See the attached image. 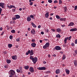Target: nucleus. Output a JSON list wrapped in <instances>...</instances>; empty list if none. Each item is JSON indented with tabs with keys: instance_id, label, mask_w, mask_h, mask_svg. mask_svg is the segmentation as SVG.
I'll return each mask as SVG.
<instances>
[{
	"instance_id": "nucleus-1",
	"label": "nucleus",
	"mask_w": 77,
	"mask_h": 77,
	"mask_svg": "<svg viewBox=\"0 0 77 77\" xmlns=\"http://www.w3.org/2000/svg\"><path fill=\"white\" fill-rule=\"evenodd\" d=\"M30 59L32 60L33 62V63H36L38 61V58L37 57H35L34 58L32 56H30Z\"/></svg>"
},
{
	"instance_id": "nucleus-2",
	"label": "nucleus",
	"mask_w": 77,
	"mask_h": 77,
	"mask_svg": "<svg viewBox=\"0 0 77 77\" xmlns=\"http://www.w3.org/2000/svg\"><path fill=\"white\" fill-rule=\"evenodd\" d=\"M8 73L10 75H14L15 74V72L13 70H10Z\"/></svg>"
},
{
	"instance_id": "nucleus-3",
	"label": "nucleus",
	"mask_w": 77,
	"mask_h": 77,
	"mask_svg": "<svg viewBox=\"0 0 77 77\" xmlns=\"http://www.w3.org/2000/svg\"><path fill=\"white\" fill-rule=\"evenodd\" d=\"M71 36H70L69 37H66L65 38V39L64 40V44H66V42H67V39H68L69 41L71 40Z\"/></svg>"
},
{
	"instance_id": "nucleus-4",
	"label": "nucleus",
	"mask_w": 77,
	"mask_h": 77,
	"mask_svg": "<svg viewBox=\"0 0 77 77\" xmlns=\"http://www.w3.org/2000/svg\"><path fill=\"white\" fill-rule=\"evenodd\" d=\"M49 46L50 43L48 42H47L46 43L45 45L43 46V48L44 49H46V48L48 47Z\"/></svg>"
},
{
	"instance_id": "nucleus-5",
	"label": "nucleus",
	"mask_w": 77,
	"mask_h": 77,
	"mask_svg": "<svg viewBox=\"0 0 77 77\" xmlns=\"http://www.w3.org/2000/svg\"><path fill=\"white\" fill-rule=\"evenodd\" d=\"M28 53H29V54H30V56H32L33 54H34V53H33V50H31V51L30 50H29L28 51Z\"/></svg>"
},
{
	"instance_id": "nucleus-6",
	"label": "nucleus",
	"mask_w": 77,
	"mask_h": 77,
	"mask_svg": "<svg viewBox=\"0 0 77 77\" xmlns=\"http://www.w3.org/2000/svg\"><path fill=\"white\" fill-rule=\"evenodd\" d=\"M39 70H45L46 68L45 67H39L37 68Z\"/></svg>"
},
{
	"instance_id": "nucleus-7",
	"label": "nucleus",
	"mask_w": 77,
	"mask_h": 77,
	"mask_svg": "<svg viewBox=\"0 0 77 77\" xmlns=\"http://www.w3.org/2000/svg\"><path fill=\"white\" fill-rule=\"evenodd\" d=\"M29 71L31 72H34V69H33V68L32 67H31L29 68Z\"/></svg>"
},
{
	"instance_id": "nucleus-8",
	"label": "nucleus",
	"mask_w": 77,
	"mask_h": 77,
	"mask_svg": "<svg viewBox=\"0 0 77 77\" xmlns=\"http://www.w3.org/2000/svg\"><path fill=\"white\" fill-rule=\"evenodd\" d=\"M55 49L57 50H61V48L59 46H56L55 47Z\"/></svg>"
},
{
	"instance_id": "nucleus-9",
	"label": "nucleus",
	"mask_w": 77,
	"mask_h": 77,
	"mask_svg": "<svg viewBox=\"0 0 77 77\" xmlns=\"http://www.w3.org/2000/svg\"><path fill=\"white\" fill-rule=\"evenodd\" d=\"M31 33L32 35H35L36 33V31L35 29H32L31 31Z\"/></svg>"
},
{
	"instance_id": "nucleus-10",
	"label": "nucleus",
	"mask_w": 77,
	"mask_h": 77,
	"mask_svg": "<svg viewBox=\"0 0 77 77\" xmlns=\"http://www.w3.org/2000/svg\"><path fill=\"white\" fill-rule=\"evenodd\" d=\"M4 5H5V3L2 2L0 3V6H1L2 8H4Z\"/></svg>"
},
{
	"instance_id": "nucleus-11",
	"label": "nucleus",
	"mask_w": 77,
	"mask_h": 77,
	"mask_svg": "<svg viewBox=\"0 0 77 77\" xmlns=\"http://www.w3.org/2000/svg\"><path fill=\"white\" fill-rule=\"evenodd\" d=\"M77 29L76 28L72 29L70 30V32H74L75 31H77Z\"/></svg>"
},
{
	"instance_id": "nucleus-12",
	"label": "nucleus",
	"mask_w": 77,
	"mask_h": 77,
	"mask_svg": "<svg viewBox=\"0 0 77 77\" xmlns=\"http://www.w3.org/2000/svg\"><path fill=\"white\" fill-rule=\"evenodd\" d=\"M36 43H32L31 44V46L32 47H33V48L34 47H36Z\"/></svg>"
},
{
	"instance_id": "nucleus-13",
	"label": "nucleus",
	"mask_w": 77,
	"mask_h": 77,
	"mask_svg": "<svg viewBox=\"0 0 77 77\" xmlns=\"http://www.w3.org/2000/svg\"><path fill=\"white\" fill-rule=\"evenodd\" d=\"M12 59L14 60H16V59H17V55L13 56L12 57Z\"/></svg>"
},
{
	"instance_id": "nucleus-14",
	"label": "nucleus",
	"mask_w": 77,
	"mask_h": 77,
	"mask_svg": "<svg viewBox=\"0 0 77 77\" xmlns=\"http://www.w3.org/2000/svg\"><path fill=\"white\" fill-rule=\"evenodd\" d=\"M60 72V69H57V70H56L55 73L56 74H59Z\"/></svg>"
},
{
	"instance_id": "nucleus-15",
	"label": "nucleus",
	"mask_w": 77,
	"mask_h": 77,
	"mask_svg": "<svg viewBox=\"0 0 77 77\" xmlns=\"http://www.w3.org/2000/svg\"><path fill=\"white\" fill-rule=\"evenodd\" d=\"M74 63V64L75 66H77V61L76 60H74L73 61Z\"/></svg>"
},
{
	"instance_id": "nucleus-16",
	"label": "nucleus",
	"mask_w": 77,
	"mask_h": 77,
	"mask_svg": "<svg viewBox=\"0 0 77 77\" xmlns=\"http://www.w3.org/2000/svg\"><path fill=\"white\" fill-rule=\"evenodd\" d=\"M48 13H47L45 14V17L46 18H48V17H49V14Z\"/></svg>"
},
{
	"instance_id": "nucleus-17",
	"label": "nucleus",
	"mask_w": 77,
	"mask_h": 77,
	"mask_svg": "<svg viewBox=\"0 0 77 77\" xmlns=\"http://www.w3.org/2000/svg\"><path fill=\"white\" fill-rule=\"evenodd\" d=\"M32 19L30 17H28L27 18V20L28 21H30Z\"/></svg>"
},
{
	"instance_id": "nucleus-18",
	"label": "nucleus",
	"mask_w": 77,
	"mask_h": 77,
	"mask_svg": "<svg viewBox=\"0 0 77 77\" xmlns=\"http://www.w3.org/2000/svg\"><path fill=\"white\" fill-rule=\"evenodd\" d=\"M74 25V23L71 22L68 25V26H72Z\"/></svg>"
},
{
	"instance_id": "nucleus-19",
	"label": "nucleus",
	"mask_w": 77,
	"mask_h": 77,
	"mask_svg": "<svg viewBox=\"0 0 77 77\" xmlns=\"http://www.w3.org/2000/svg\"><path fill=\"white\" fill-rule=\"evenodd\" d=\"M31 25H32L33 27H35V28L36 27V25H35V24H34L32 22L31 23Z\"/></svg>"
},
{
	"instance_id": "nucleus-20",
	"label": "nucleus",
	"mask_w": 77,
	"mask_h": 77,
	"mask_svg": "<svg viewBox=\"0 0 77 77\" xmlns=\"http://www.w3.org/2000/svg\"><path fill=\"white\" fill-rule=\"evenodd\" d=\"M66 72L67 74H69V71L68 69H66Z\"/></svg>"
},
{
	"instance_id": "nucleus-21",
	"label": "nucleus",
	"mask_w": 77,
	"mask_h": 77,
	"mask_svg": "<svg viewBox=\"0 0 77 77\" xmlns=\"http://www.w3.org/2000/svg\"><path fill=\"white\" fill-rule=\"evenodd\" d=\"M29 66H24V69H29Z\"/></svg>"
},
{
	"instance_id": "nucleus-22",
	"label": "nucleus",
	"mask_w": 77,
	"mask_h": 77,
	"mask_svg": "<svg viewBox=\"0 0 77 77\" xmlns=\"http://www.w3.org/2000/svg\"><path fill=\"white\" fill-rule=\"evenodd\" d=\"M56 30L57 32H58V33H60L61 31V30L60 28H57Z\"/></svg>"
},
{
	"instance_id": "nucleus-23",
	"label": "nucleus",
	"mask_w": 77,
	"mask_h": 77,
	"mask_svg": "<svg viewBox=\"0 0 77 77\" xmlns=\"http://www.w3.org/2000/svg\"><path fill=\"white\" fill-rule=\"evenodd\" d=\"M16 19H18L20 18V16L19 15H16Z\"/></svg>"
},
{
	"instance_id": "nucleus-24",
	"label": "nucleus",
	"mask_w": 77,
	"mask_h": 77,
	"mask_svg": "<svg viewBox=\"0 0 77 77\" xmlns=\"http://www.w3.org/2000/svg\"><path fill=\"white\" fill-rule=\"evenodd\" d=\"M6 62L7 63H10L11 61L9 60H7Z\"/></svg>"
},
{
	"instance_id": "nucleus-25",
	"label": "nucleus",
	"mask_w": 77,
	"mask_h": 77,
	"mask_svg": "<svg viewBox=\"0 0 77 77\" xmlns=\"http://www.w3.org/2000/svg\"><path fill=\"white\" fill-rule=\"evenodd\" d=\"M13 8H14V9H16V7L14 5H10V9H11Z\"/></svg>"
},
{
	"instance_id": "nucleus-26",
	"label": "nucleus",
	"mask_w": 77,
	"mask_h": 77,
	"mask_svg": "<svg viewBox=\"0 0 77 77\" xmlns=\"http://www.w3.org/2000/svg\"><path fill=\"white\" fill-rule=\"evenodd\" d=\"M19 70L21 72V73H23V70H22V67H20L19 68Z\"/></svg>"
},
{
	"instance_id": "nucleus-27",
	"label": "nucleus",
	"mask_w": 77,
	"mask_h": 77,
	"mask_svg": "<svg viewBox=\"0 0 77 77\" xmlns=\"http://www.w3.org/2000/svg\"><path fill=\"white\" fill-rule=\"evenodd\" d=\"M66 20V18H60V20L63 21H65Z\"/></svg>"
},
{
	"instance_id": "nucleus-28",
	"label": "nucleus",
	"mask_w": 77,
	"mask_h": 77,
	"mask_svg": "<svg viewBox=\"0 0 77 77\" xmlns=\"http://www.w3.org/2000/svg\"><path fill=\"white\" fill-rule=\"evenodd\" d=\"M8 47L9 48H11L12 47V45L11 44H9L8 45Z\"/></svg>"
},
{
	"instance_id": "nucleus-29",
	"label": "nucleus",
	"mask_w": 77,
	"mask_h": 77,
	"mask_svg": "<svg viewBox=\"0 0 77 77\" xmlns=\"http://www.w3.org/2000/svg\"><path fill=\"white\" fill-rule=\"evenodd\" d=\"M56 18L57 19H60V17H59V16H58V15H57L56 16Z\"/></svg>"
},
{
	"instance_id": "nucleus-30",
	"label": "nucleus",
	"mask_w": 77,
	"mask_h": 77,
	"mask_svg": "<svg viewBox=\"0 0 77 77\" xmlns=\"http://www.w3.org/2000/svg\"><path fill=\"white\" fill-rule=\"evenodd\" d=\"M56 38H60V35L59 34L56 35Z\"/></svg>"
},
{
	"instance_id": "nucleus-31",
	"label": "nucleus",
	"mask_w": 77,
	"mask_h": 77,
	"mask_svg": "<svg viewBox=\"0 0 77 77\" xmlns=\"http://www.w3.org/2000/svg\"><path fill=\"white\" fill-rule=\"evenodd\" d=\"M66 58V57L65 54L63 55V60H64V59H65Z\"/></svg>"
},
{
	"instance_id": "nucleus-32",
	"label": "nucleus",
	"mask_w": 77,
	"mask_h": 77,
	"mask_svg": "<svg viewBox=\"0 0 77 77\" xmlns=\"http://www.w3.org/2000/svg\"><path fill=\"white\" fill-rule=\"evenodd\" d=\"M11 33H15V30L13 29V30H12L11 31Z\"/></svg>"
},
{
	"instance_id": "nucleus-33",
	"label": "nucleus",
	"mask_w": 77,
	"mask_h": 77,
	"mask_svg": "<svg viewBox=\"0 0 77 77\" xmlns=\"http://www.w3.org/2000/svg\"><path fill=\"white\" fill-rule=\"evenodd\" d=\"M63 9H64L65 11H66L67 10V8L66 7H64L63 8Z\"/></svg>"
},
{
	"instance_id": "nucleus-34",
	"label": "nucleus",
	"mask_w": 77,
	"mask_h": 77,
	"mask_svg": "<svg viewBox=\"0 0 77 77\" xmlns=\"http://www.w3.org/2000/svg\"><path fill=\"white\" fill-rule=\"evenodd\" d=\"M29 3H30V5L31 6L32 5H33V2H32V1H31V2H29Z\"/></svg>"
},
{
	"instance_id": "nucleus-35",
	"label": "nucleus",
	"mask_w": 77,
	"mask_h": 77,
	"mask_svg": "<svg viewBox=\"0 0 77 77\" xmlns=\"http://www.w3.org/2000/svg\"><path fill=\"white\" fill-rule=\"evenodd\" d=\"M48 2H49V3H51L53 2V1L52 0H48Z\"/></svg>"
},
{
	"instance_id": "nucleus-36",
	"label": "nucleus",
	"mask_w": 77,
	"mask_h": 77,
	"mask_svg": "<svg viewBox=\"0 0 77 77\" xmlns=\"http://www.w3.org/2000/svg\"><path fill=\"white\" fill-rule=\"evenodd\" d=\"M62 1L61 0H59V4H62Z\"/></svg>"
},
{
	"instance_id": "nucleus-37",
	"label": "nucleus",
	"mask_w": 77,
	"mask_h": 77,
	"mask_svg": "<svg viewBox=\"0 0 77 77\" xmlns=\"http://www.w3.org/2000/svg\"><path fill=\"white\" fill-rule=\"evenodd\" d=\"M17 72H21V71L19 69H17Z\"/></svg>"
},
{
	"instance_id": "nucleus-38",
	"label": "nucleus",
	"mask_w": 77,
	"mask_h": 77,
	"mask_svg": "<svg viewBox=\"0 0 77 77\" xmlns=\"http://www.w3.org/2000/svg\"><path fill=\"white\" fill-rule=\"evenodd\" d=\"M54 3H58V1L56 0H55L54 1Z\"/></svg>"
},
{
	"instance_id": "nucleus-39",
	"label": "nucleus",
	"mask_w": 77,
	"mask_h": 77,
	"mask_svg": "<svg viewBox=\"0 0 77 77\" xmlns=\"http://www.w3.org/2000/svg\"><path fill=\"white\" fill-rule=\"evenodd\" d=\"M9 38H10V39H12V38H13V36L12 35H10L9 37Z\"/></svg>"
},
{
	"instance_id": "nucleus-40",
	"label": "nucleus",
	"mask_w": 77,
	"mask_h": 77,
	"mask_svg": "<svg viewBox=\"0 0 77 77\" xmlns=\"http://www.w3.org/2000/svg\"><path fill=\"white\" fill-rule=\"evenodd\" d=\"M2 11V9L1 8H0V14H1Z\"/></svg>"
},
{
	"instance_id": "nucleus-41",
	"label": "nucleus",
	"mask_w": 77,
	"mask_h": 77,
	"mask_svg": "<svg viewBox=\"0 0 77 77\" xmlns=\"http://www.w3.org/2000/svg\"><path fill=\"white\" fill-rule=\"evenodd\" d=\"M71 45H72V46L73 47L74 46H75V45H74V43H71Z\"/></svg>"
},
{
	"instance_id": "nucleus-42",
	"label": "nucleus",
	"mask_w": 77,
	"mask_h": 77,
	"mask_svg": "<svg viewBox=\"0 0 77 77\" xmlns=\"http://www.w3.org/2000/svg\"><path fill=\"white\" fill-rule=\"evenodd\" d=\"M77 8V6H75V9L74 10H76Z\"/></svg>"
},
{
	"instance_id": "nucleus-43",
	"label": "nucleus",
	"mask_w": 77,
	"mask_h": 77,
	"mask_svg": "<svg viewBox=\"0 0 77 77\" xmlns=\"http://www.w3.org/2000/svg\"><path fill=\"white\" fill-rule=\"evenodd\" d=\"M16 19H17V18H16V17H13L12 18V20H16Z\"/></svg>"
},
{
	"instance_id": "nucleus-44",
	"label": "nucleus",
	"mask_w": 77,
	"mask_h": 77,
	"mask_svg": "<svg viewBox=\"0 0 77 77\" xmlns=\"http://www.w3.org/2000/svg\"><path fill=\"white\" fill-rule=\"evenodd\" d=\"M75 54H77V50H75Z\"/></svg>"
},
{
	"instance_id": "nucleus-45",
	"label": "nucleus",
	"mask_w": 77,
	"mask_h": 77,
	"mask_svg": "<svg viewBox=\"0 0 77 77\" xmlns=\"http://www.w3.org/2000/svg\"><path fill=\"white\" fill-rule=\"evenodd\" d=\"M16 41L18 42H19V41H20V39L19 38H17L16 39Z\"/></svg>"
},
{
	"instance_id": "nucleus-46",
	"label": "nucleus",
	"mask_w": 77,
	"mask_h": 77,
	"mask_svg": "<svg viewBox=\"0 0 77 77\" xmlns=\"http://www.w3.org/2000/svg\"><path fill=\"white\" fill-rule=\"evenodd\" d=\"M30 18H33V17H34L33 15H31L30 16Z\"/></svg>"
},
{
	"instance_id": "nucleus-47",
	"label": "nucleus",
	"mask_w": 77,
	"mask_h": 77,
	"mask_svg": "<svg viewBox=\"0 0 77 77\" xmlns=\"http://www.w3.org/2000/svg\"><path fill=\"white\" fill-rule=\"evenodd\" d=\"M7 8H9V9H10V5L9 6V5H7Z\"/></svg>"
},
{
	"instance_id": "nucleus-48",
	"label": "nucleus",
	"mask_w": 77,
	"mask_h": 77,
	"mask_svg": "<svg viewBox=\"0 0 77 77\" xmlns=\"http://www.w3.org/2000/svg\"><path fill=\"white\" fill-rule=\"evenodd\" d=\"M51 30L52 31V32H55V30L53 29H51Z\"/></svg>"
},
{
	"instance_id": "nucleus-49",
	"label": "nucleus",
	"mask_w": 77,
	"mask_h": 77,
	"mask_svg": "<svg viewBox=\"0 0 77 77\" xmlns=\"http://www.w3.org/2000/svg\"><path fill=\"white\" fill-rule=\"evenodd\" d=\"M61 27H65V25H61Z\"/></svg>"
},
{
	"instance_id": "nucleus-50",
	"label": "nucleus",
	"mask_w": 77,
	"mask_h": 77,
	"mask_svg": "<svg viewBox=\"0 0 77 77\" xmlns=\"http://www.w3.org/2000/svg\"><path fill=\"white\" fill-rule=\"evenodd\" d=\"M32 42H35V39H32Z\"/></svg>"
},
{
	"instance_id": "nucleus-51",
	"label": "nucleus",
	"mask_w": 77,
	"mask_h": 77,
	"mask_svg": "<svg viewBox=\"0 0 77 77\" xmlns=\"http://www.w3.org/2000/svg\"><path fill=\"white\" fill-rule=\"evenodd\" d=\"M46 32H48V29H47L46 30Z\"/></svg>"
},
{
	"instance_id": "nucleus-52",
	"label": "nucleus",
	"mask_w": 77,
	"mask_h": 77,
	"mask_svg": "<svg viewBox=\"0 0 77 77\" xmlns=\"http://www.w3.org/2000/svg\"><path fill=\"white\" fill-rule=\"evenodd\" d=\"M29 54V52H28V51L27 52H26V55H28Z\"/></svg>"
},
{
	"instance_id": "nucleus-53",
	"label": "nucleus",
	"mask_w": 77,
	"mask_h": 77,
	"mask_svg": "<svg viewBox=\"0 0 77 77\" xmlns=\"http://www.w3.org/2000/svg\"><path fill=\"white\" fill-rule=\"evenodd\" d=\"M8 66H5V68H8Z\"/></svg>"
},
{
	"instance_id": "nucleus-54",
	"label": "nucleus",
	"mask_w": 77,
	"mask_h": 77,
	"mask_svg": "<svg viewBox=\"0 0 77 77\" xmlns=\"http://www.w3.org/2000/svg\"><path fill=\"white\" fill-rule=\"evenodd\" d=\"M3 30V28L2 27H1L0 28V30L2 31Z\"/></svg>"
},
{
	"instance_id": "nucleus-55",
	"label": "nucleus",
	"mask_w": 77,
	"mask_h": 77,
	"mask_svg": "<svg viewBox=\"0 0 77 77\" xmlns=\"http://www.w3.org/2000/svg\"><path fill=\"white\" fill-rule=\"evenodd\" d=\"M41 34H42V35H44V32H41Z\"/></svg>"
},
{
	"instance_id": "nucleus-56",
	"label": "nucleus",
	"mask_w": 77,
	"mask_h": 77,
	"mask_svg": "<svg viewBox=\"0 0 77 77\" xmlns=\"http://www.w3.org/2000/svg\"><path fill=\"white\" fill-rule=\"evenodd\" d=\"M75 44H77V40H76L75 41Z\"/></svg>"
},
{
	"instance_id": "nucleus-57",
	"label": "nucleus",
	"mask_w": 77,
	"mask_h": 77,
	"mask_svg": "<svg viewBox=\"0 0 77 77\" xmlns=\"http://www.w3.org/2000/svg\"><path fill=\"white\" fill-rule=\"evenodd\" d=\"M38 29L41 28V26L40 25L38 26Z\"/></svg>"
},
{
	"instance_id": "nucleus-58",
	"label": "nucleus",
	"mask_w": 77,
	"mask_h": 77,
	"mask_svg": "<svg viewBox=\"0 0 77 77\" xmlns=\"http://www.w3.org/2000/svg\"><path fill=\"white\" fill-rule=\"evenodd\" d=\"M50 20H53V18H52V17H50Z\"/></svg>"
},
{
	"instance_id": "nucleus-59",
	"label": "nucleus",
	"mask_w": 77,
	"mask_h": 77,
	"mask_svg": "<svg viewBox=\"0 0 77 77\" xmlns=\"http://www.w3.org/2000/svg\"><path fill=\"white\" fill-rule=\"evenodd\" d=\"M39 42H40V43H42V40H40L39 41Z\"/></svg>"
},
{
	"instance_id": "nucleus-60",
	"label": "nucleus",
	"mask_w": 77,
	"mask_h": 77,
	"mask_svg": "<svg viewBox=\"0 0 77 77\" xmlns=\"http://www.w3.org/2000/svg\"><path fill=\"white\" fill-rule=\"evenodd\" d=\"M53 56L54 57H56V55L55 54H54V55H53Z\"/></svg>"
},
{
	"instance_id": "nucleus-61",
	"label": "nucleus",
	"mask_w": 77,
	"mask_h": 77,
	"mask_svg": "<svg viewBox=\"0 0 77 77\" xmlns=\"http://www.w3.org/2000/svg\"><path fill=\"white\" fill-rule=\"evenodd\" d=\"M53 14H54L53 13H52L51 14H50V15H51V16H52V15H53Z\"/></svg>"
},
{
	"instance_id": "nucleus-62",
	"label": "nucleus",
	"mask_w": 77,
	"mask_h": 77,
	"mask_svg": "<svg viewBox=\"0 0 77 77\" xmlns=\"http://www.w3.org/2000/svg\"><path fill=\"white\" fill-rule=\"evenodd\" d=\"M48 57H51L50 55V54L48 55Z\"/></svg>"
},
{
	"instance_id": "nucleus-63",
	"label": "nucleus",
	"mask_w": 77,
	"mask_h": 77,
	"mask_svg": "<svg viewBox=\"0 0 77 77\" xmlns=\"http://www.w3.org/2000/svg\"><path fill=\"white\" fill-rule=\"evenodd\" d=\"M43 63H44V64H45V63H46V62L45 61L43 62Z\"/></svg>"
},
{
	"instance_id": "nucleus-64",
	"label": "nucleus",
	"mask_w": 77,
	"mask_h": 77,
	"mask_svg": "<svg viewBox=\"0 0 77 77\" xmlns=\"http://www.w3.org/2000/svg\"><path fill=\"white\" fill-rule=\"evenodd\" d=\"M60 53H61V54H63V52H62V51H60Z\"/></svg>"
}]
</instances>
